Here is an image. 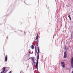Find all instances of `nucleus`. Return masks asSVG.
Segmentation results:
<instances>
[{
    "label": "nucleus",
    "instance_id": "9",
    "mask_svg": "<svg viewBox=\"0 0 73 73\" xmlns=\"http://www.w3.org/2000/svg\"><path fill=\"white\" fill-rule=\"evenodd\" d=\"M61 64L62 65H65V62H62L61 63Z\"/></svg>",
    "mask_w": 73,
    "mask_h": 73
},
{
    "label": "nucleus",
    "instance_id": "12",
    "mask_svg": "<svg viewBox=\"0 0 73 73\" xmlns=\"http://www.w3.org/2000/svg\"><path fill=\"white\" fill-rule=\"evenodd\" d=\"M29 53H31V50L29 49Z\"/></svg>",
    "mask_w": 73,
    "mask_h": 73
},
{
    "label": "nucleus",
    "instance_id": "20",
    "mask_svg": "<svg viewBox=\"0 0 73 73\" xmlns=\"http://www.w3.org/2000/svg\"><path fill=\"white\" fill-rule=\"evenodd\" d=\"M72 73H73V71L72 72Z\"/></svg>",
    "mask_w": 73,
    "mask_h": 73
},
{
    "label": "nucleus",
    "instance_id": "15",
    "mask_svg": "<svg viewBox=\"0 0 73 73\" xmlns=\"http://www.w3.org/2000/svg\"><path fill=\"white\" fill-rule=\"evenodd\" d=\"M35 49H37V47H36V46L35 47Z\"/></svg>",
    "mask_w": 73,
    "mask_h": 73
},
{
    "label": "nucleus",
    "instance_id": "17",
    "mask_svg": "<svg viewBox=\"0 0 73 73\" xmlns=\"http://www.w3.org/2000/svg\"><path fill=\"white\" fill-rule=\"evenodd\" d=\"M67 70H68V67H66Z\"/></svg>",
    "mask_w": 73,
    "mask_h": 73
},
{
    "label": "nucleus",
    "instance_id": "10",
    "mask_svg": "<svg viewBox=\"0 0 73 73\" xmlns=\"http://www.w3.org/2000/svg\"><path fill=\"white\" fill-rule=\"evenodd\" d=\"M62 65L61 66L63 67V68H65V66L64 65Z\"/></svg>",
    "mask_w": 73,
    "mask_h": 73
},
{
    "label": "nucleus",
    "instance_id": "2",
    "mask_svg": "<svg viewBox=\"0 0 73 73\" xmlns=\"http://www.w3.org/2000/svg\"><path fill=\"white\" fill-rule=\"evenodd\" d=\"M71 66L72 68H73V57H72L71 60Z\"/></svg>",
    "mask_w": 73,
    "mask_h": 73
},
{
    "label": "nucleus",
    "instance_id": "11",
    "mask_svg": "<svg viewBox=\"0 0 73 73\" xmlns=\"http://www.w3.org/2000/svg\"><path fill=\"white\" fill-rule=\"evenodd\" d=\"M32 49H34V46L33 45H32L31 46Z\"/></svg>",
    "mask_w": 73,
    "mask_h": 73
},
{
    "label": "nucleus",
    "instance_id": "19",
    "mask_svg": "<svg viewBox=\"0 0 73 73\" xmlns=\"http://www.w3.org/2000/svg\"><path fill=\"white\" fill-rule=\"evenodd\" d=\"M3 73V72H1V73Z\"/></svg>",
    "mask_w": 73,
    "mask_h": 73
},
{
    "label": "nucleus",
    "instance_id": "7",
    "mask_svg": "<svg viewBox=\"0 0 73 73\" xmlns=\"http://www.w3.org/2000/svg\"><path fill=\"white\" fill-rule=\"evenodd\" d=\"M38 34H37L36 35V38L35 40H38Z\"/></svg>",
    "mask_w": 73,
    "mask_h": 73
},
{
    "label": "nucleus",
    "instance_id": "1",
    "mask_svg": "<svg viewBox=\"0 0 73 73\" xmlns=\"http://www.w3.org/2000/svg\"><path fill=\"white\" fill-rule=\"evenodd\" d=\"M37 49L38 52H37V62L36 63V68L38 69V59H39V53H40V49H39V47H37Z\"/></svg>",
    "mask_w": 73,
    "mask_h": 73
},
{
    "label": "nucleus",
    "instance_id": "4",
    "mask_svg": "<svg viewBox=\"0 0 73 73\" xmlns=\"http://www.w3.org/2000/svg\"><path fill=\"white\" fill-rule=\"evenodd\" d=\"M7 55H6L5 56V62H7Z\"/></svg>",
    "mask_w": 73,
    "mask_h": 73
},
{
    "label": "nucleus",
    "instance_id": "13",
    "mask_svg": "<svg viewBox=\"0 0 73 73\" xmlns=\"http://www.w3.org/2000/svg\"><path fill=\"white\" fill-rule=\"evenodd\" d=\"M35 53H37V49H35Z\"/></svg>",
    "mask_w": 73,
    "mask_h": 73
},
{
    "label": "nucleus",
    "instance_id": "5",
    "mask_svg": "<svg viewBox=\"0 0 73 73\" xmlns=\"http://www.w3.org/2000/svg\"><path fill=\"white\" fill-rule=\"evenodd\" d=\"M5 67H3L2 68V71H3V72L4 73V72H5Z\"/></svg>",
    "mask_w": 73,
    "mask_h": 73
},
{
    "label": "nucleus",
    "instance_id": "8",
    "mask_svg": "<svg viewBox=\"0 0 73 73\" xmlns=\"http://www.w3.org/2000/svg\"><path fill=\"white\" fill-rule=\"evenodd\" d=\"M68 17L69 18H70V20H72V19H71V17H70V15H69L68 16Z\"/></svg>",
    "mask_w": 73,
    "mask_h": 73
},
{
    "label": "nucleus",
    "instance_id": "3",
    "mask_svg": "<svg viewBox=\"0 0 73 73\" xmlns=\"http://www.w3.org/2000/svg\"><path fill=\"white\" fill-rule=\"evenodd\" d=\"M64 58H66L67 57V55H66V51H65L64 53Z\"/></svg>",
    "mask_w": 73,
    "mask_h": 73
},
{
    "label": "nucleus",
    "instance_id": "16",
    "mask_svg": "<svg viewBox=\"0 0 73 73\" xmlns=\"http://www.w3.org/2000/svg\"><path fill=\"white\" fill-rule=\"evenodd\" d=\"M64 50H66V47H65Z\"/></svg>",
    "mask_w": 73,
    "mask_h": 73
},
{
    "label": "nucleus",
    "instance_id": "6",
    "mask_svg": "<svg viewBox=\"0 0 73 73\" xmlns=\"http://www.w3.org/2000/svg\"><path fill=\"white\" fill-rule=\"evenodd\" d=\"M32 61L33 62V63L35 64V59H34V58H31Z\"/></svg>",
    "mask_w": 73,
    "mask_h": 73
},
{
    "label": "nucleus",
    "instance_id": "18",
    "mask_svg": "<svg viewBox=\"0 0 73 73\" xmlns=\"http://www.w3.org/2000/svg\"><path fill=\"white\" fill-rule=\"evenodd\" d=\"M11 72H12V71H10L9 72V73H11Z\"/></svg>",
    "mask_w": 73,
    "mask_h": 73
},
{
    "label": "nucleus",
    "instance_id": "14",
    "mask_svg": "<svg viewBox=\"0 0 73 73\" xmlns=\"http://www.w3.org/2000/svg\"><path fill=\"white\" fill-rule=\"evenodd\" d=\"M38 42L37 43V44H36L37 46H38Z\"/></svg>",
    "mask_w": 73,
    "mask_h": 73
}]
</instances>
